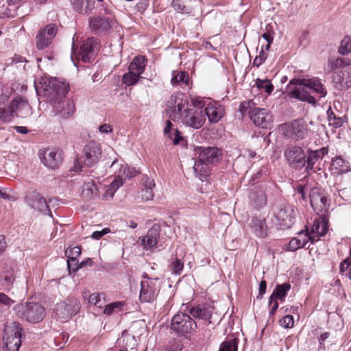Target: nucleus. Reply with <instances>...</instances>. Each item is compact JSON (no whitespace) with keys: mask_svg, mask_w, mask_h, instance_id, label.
<instances>
[{"mask_svg":"<svg viewBox=\"0 0 351 351\" xmlns=\"http://www.w3.org/2000/svg\"><path fill=\"white\" fill-rule=\"evenodd\" d=\"M123 185V180L119 175L111 182V184L105 187V193L102 195V199L105 200L110 199L113 197L114 193L119 187Z\"/></svg>","mask_w":351,"mask_h":351,"instance_id":"72a5a7b5","label":"nucleus"},{"mask_svg":"<svg viewBox=\"0 0 351 351\" xmlns=\"http://www.w3.org/2000/svg\"><path fill=\"white\" fill-rule=\"evenodd\" d=\"M190 314L195 318L208 320L211 317L212 311L206 305H199L196 307H192L189 310Z\"/></svg>","mask_w":351,"mask_h":351,"instance_id":"2f4dec72","label":"nucleus"},{"mask_svg":"<svg viewBox=\"0 0 351 351\" xmlns=\"http://www.w3.org/2000/svg\"><path fill=\"white\" fill-rule=\"evenodd\" d=\"M250 225L253 232L257 237L265 238L267 236L268 228L265 219L252 218Z\"/></svg>","mask_w":351,"mask_h":351,"instance_id":"c756f323","label":"nucleus"},{"mask_svg":"<svg viewBox=\"0 0 351 351\" xmlns=\"http://www.w3.org/2000/svg\"><path fill=\"white\" fill-rule=\"evenodd\" d=\"M13 110L16 111V117H25L30 113V106L27 101L21 97H16L10 103Z\"/></svg>","mask_w":351,"mask_h":351,"instance_id":"cd10ccee","label":"nucleus"},{"mask_svg":"<svg viewBox=\"0 0 351 351\" xmlns=\"http://www.w3.org/2000/svg\"><path fill=\"white\" fill-rule=\"evenodd\" d=\"M81 254V247L75 246L68 248L65 251V255L69 258L67 261L68 267L71 270V263H76V258Z\"/></svg>","mask_w":351,"mask_h":351,"instance_id":"c03bdc74","label":"nucleus"},{"mask_svg":"<svg viewBox=\"0 0 351 351\" xmlns=\"http://www.w3.org/2000/svg\"><path fill=\"white\" fill-rule=\"evenodd\" d=\"M288 132L292 137L302 140L307 135L308 127L302 120L295 119L289 125Z\"/></svg>","mask_w":351,"mask_h":351,"instance_id":"393cba45","label":"nucleus"},{"mask_svg":"<svg viewBox=\"0 0 351 351\" xmlns=\"http://www.w3.org/2000/svg\"><path fill=\"white\" fill-rule=\"evenodd\" d=\"M143 188L140 193V197L142 201H150L153 199L154 194L153 189L155 187V182L154 180L147 177H145L143 180Z\"/></svg>","mask_w":351,"mask_h":351,"instance_id":"c85d7f7f","label":"nucleus"},{"mask_svg":"<svg viewBox=\"0 0 351 351\" xmlns=\"http://www.w3.org/2000/svg\"><path fill=\"white\" fill-rule=\"evenodd\" d=\"M28 205L33 209L41 213L50 212L46 199L39 193L33 192L26 198Z\"/></svg>","mask_w":351,"mask_h":351,"instance_id":"412c9836","label":"nucleus"},{"mask_svg":"<svg viewBox=\"0 0 351 351\" xmlns=\"http://www.w3.org/2000/svg\"><path fill=\"white\" fill-rule=\"evenodd\" d=\"M110 230L108 228H104L101 231H95L92 234L91 237L94 239H99L104 235L108 233Z\"/></svg>","mask_w":351,"mask_h":351,"instance_id":"774afa93","label":"nucleus"},{"mask_svg":"<svg viewBox=\"0 0 351 351\" xmlns=\"http://www.w3.org/2000/svg\"><path fill=\"white\" fill-rule=\"evenodd\" d=\"M194 152L197 160L209 165L218 163L222 158V152L217 147L196 146Z\"/></svg>","mask_w":351,"mask_h":351,"instance_id":"423d86ee","label":"nucleus"},{"mask_svg":"<svg viewBox=\"0 0 351 351\" xmlns=\"http://www.w3.org/2000/svg\"><path fill=\"white\" fill-rule=\"evenodd\" d=\"M160 235V227L154 226L149 229L147 234L141 238V245L145 250L152 249L156 247Z\"/></svg>","mask_w":351,"mask_h":351,"instance_id":"a878e982","label":"nucleus"},{"mask_svg":"<svg viewBox=\"0 0 351 351\" xmlns=\"http://www.w3.org/2000/svg\"><path fill=\"white\" fill-rule=\"evenodd\" d=\"M97 16H112V10L108 6L102 5L99 10V13H98Z\"/></svg>","mask_w":351,"mask_h":351,"instance_id":"69168bd1","label":"nucleus"},{"mask_svg":"<svg viewBox=\"0 0 351 351\" xmlns=\"http://www.w3.org/2000/svg\"><path fill=\"white\" fill-rule=\"evenodd\" d=\"M209 165L206 164L199 160L195 162L193 171L195 175L202 181L206 180L210 175Z\"/></svg>","mask_w":351,"mask_h":351,"instance_id":"473e14b6","label":"nucleus"},{"mask_svg":"<svg viewBox=\"0 0 351 351\" xmlns=\"http://www.w3.org/2000/svg\"><path fill=\"white\" fill-rule=\"evenodd\" d=\"M189 74L186 71H180L176 75H174L171 79V84L175 85H178L181 84H189Z\"/></svg>","mask_w":351,"mask_h":351,"instance_id":"603ef678","label":"nucleus"},{"mask_svg":"<svg viewBox=\"0 0 351 351\" xmlns=\"http://www.w3.org/2000/svg\"><path fill=\"white\" fill-rule=\"evenodd\" d=\"M81 308V304L75 297H68L57 302L53 308L55 317L62 322H66L75 316Z\"/></svg>","mask_w":351,"mask_h":351,"instance_id":"7ed1b4c3","label":"nucleus"},{"mask_svg":"<svg viewBox=\"0 0 351 351\" xmlns=\"http://www.w3.org/2000/svg\"><path fill=\"white\" fill-rule=\"evenodd\" d=\"M255 85L258 89H263L268 94L270 95L274 89V87L273 84L271 83L270 80H261V79H256L255 81Z\"/></svg>","mask_w":351,"mask_h":351,"instance_id":"3c124183","label":"nucleus"},{"mask_svg":"<svg viewBox=\"0 0 351 351\" xmlns=\"http://www.w3.org/2000/svg\"><path fill=\"white\" fill-rule=\"evenodd\" d=\"M14 311L19 318L31 324L38 323L45 317V308L34 302L17 304L14 307Z\"/></svg>","mask_w":351,"mask_h":351,"instance_id":"f03ea898","label":"nucleus"},{"mask_svg":"<svg viewBox=\"0 0 351 351\" xmlns=\"http://www.w3.org/2000/svg\"><path fill=\"white\" fill-rule=\"evenodd\" d=\"M15 273L14 267L12 265L5 263L0 273V285L1 289L9 291L13 287L15 281Z\"/></svg>","mask_w":351,"mask_h":351,"instance_id":"6ab92c4d","label":"nucleus"},{"mask_svg":"<svg viewBox=\"0 0 351 351\" xmlns=\"http://www.w3.org/2000/svg\"><path fill=\"white\" fill-rule=\"evenodd\" d=\"M334 86L337 89H347L351 86V66L343 67L332 75Z\"/></svg>","mask_w":351,"mask_h":351,"instance_id":"a211bd4d","label":"nucleus"},{"mask_svg":"<svg viewBox=\"0 0 351 351\" xmlns=\"http://www.w3.org/2000/svg\"><path fill=\"white\" fill-rule=\"evenodd\" d=\"M308 241L313 243L315 241V237L311 236L309 232L301 231L298 233L297 237L293 238L288 244V250L294 252L298 249L305 247Z\"/></svg>","mask_w":351,"mask_h":351,"instance_id":"4be33fe9","label":"nucleus"},{"mask_svg":"<svg viewBox=\"0 0 351 351\" xmlns=\"http://www.w3.org/2000/svg\"><path fill=\"white\" fill-rule=\"evenodd\" d=\"M203 110L210 123H217L224 115L223 107L217 103L208 104Z\"/></svg>","mask_w":351,"mask_h":351,"instance_id":"b1692460","label":"nucleus"},{"mask_svg":"<svg viewBox=\"0 0 351 351\" xmlns=\"http://www.w3.org/2000/svg\"><path fill=\"white\" fill-rule=\"evenodd\" d=\"M256 108L255 102L253 100H248L241 103L239 110L241 113L242 116H245L248 114L250 118L251 112Z\"/></svg>","mask_w":351,"mask_h":351,"instance_id":"8fccbe9b","label":"nucleus"},{"mask_svg":"<svg viewBox=\"0 0 351 351\" xmlns=\"http://www.w3.org/2000/svg\"><path fill=\"white\" fill-rule=\"evenodd\" d=\"M172 127V123L170 121H167L166 126L164 128V132L173 141L174 145H178L180 140L182 139V137L180 136V132L177 129L174 130L173 133H171Z\"/></svg>","mask_w":351,"mask_h":351,"instance_id":"79ce46f5","label":"nucleus"},{"mask_svg":"<svg viewBox=\"0 0 351 351\" xmlns=\"http://www.w3.org/2000/svg\"><path fill=\"white\" fill-rule=\"evenodd\" d=\"M250 119L253 123L262 128H270L273 119L269 110L256 107L251 112Z\"/></svg>","mask_w":351,"mask_h":351,"instance_id":"dca6fc26","label":"nucleus"},{"mask_svg":"<svg viewBox=\"0 0 351 351\" xmlns=\"http://www.w3.org/2000/svg\"><path fill=\"white\" fill-rule=\"evenodd\" d=\"M188 106L189 105H179L172 106L169 108H167V111L169 117L173 121H175L180 118L182 119V114L183 113H185V110H186Z\"/></svg>","mask_w":351,"mask_h":351,"instance_id":"a19ab883","label":"nucleus"},{"mask_svg":"<svg viewBox=\"0 0 351 351\" xmlns=\"http://www.w3.org/2000/svg\"><path fill=\"white\" fill-rule=\"evenodd\" d=\"M83 153V157L75 161L74 171H82V162H84L86 167H91L97 163L101 156V145L96 141H90L85 145Z\"/></svg>","mask_w":351,"mask_h":351,"instance_id":"20e7f679","label":"nucleus"},{"mask_svg":"<svg viewBox=\"0 0 351 351\" xmlns=\"http://www.w3.org/2000/svg\"><path fill=\"white\" fill-rule=\"evenodd\" d=\"M298 80H302V79H292L289 84V96L291 98L297 99L302 101H306L311 104H315L316 99L314 97L310 95L308 88Z\"/></svg>","mask_w":351,"mask_h":351,"instance_id":"9d476101","label":"nucleus"},{"mask_svg":"<svg viewBox=\"0 0 351 351\" xmlns=\"http://www.w3.org/2000/svg\"><path fill=\"white\" fill-rule=\"evenodd\" d=\"M171 328L177 333L184 335L195 331L197 324L188 314L179 313L173 317Z\"/></svg>","mask_w":351,"mask_h":351,"instance_id":"1a4fd4ad","label":"nucleus"},{"mask_svg":"<svg viewBox=\"0 0 351 351\" xmlns=\"http://www.w3.org/2000/svg\"><path fill=\"white\" fill-rule=\"evenodd\" d=\"M178 250L177 249L176 256L172 258L170 264V269L174 274L180 275L184 268V263L183 261V258L184 254L183 253L178 254Z\"/></svg>","mask_w":351,"mask_h":351,"instance_id":"4c0bfd02","label":"nucleus"},{"mask_svg":"<svg viewBox=\"0 0 351 351\" xmlns=\"http://www.w3.org/2000/svg\"><path fill=\"white\" fill-rule=\"evenodd\" d=\"M179 105H189L188 101L182 93L171 95L167 104V108Z\"/></svg>","mask_w":351,"mask_h":351,"instance_id":"49530a36","label":"nucleus"},{"mask_svg":"<svg viewBox=\"0 0 351 351\" xmlns=\"http://www.w3.org/2000/svg\"><path fill=\"white\" fill-rule=\"evenodd\" d=\"M146 66V60L144 56H138L135 57L131 62L128 70L134 72L141 75L145 71Z\"/></svg>","mask_w":351,"mask_h":351,"instance_id":"e433bc0d","label":"nucleus"},{"mask_svg":"<svg viewBox=\"0 0 351 351\" xmlns=\"http://www.w3.org/2000/svg\"><path fill=\"white\" fill-rule=\"evenodd\" d=\"M309 199L311 207L317 215L322 212H326L330 206L329 200L326 193L320 188L311 189L309 192Z\"/></svg>","mask_w":351,"mask_h":351,"instance_id":"f8f14e48","label":"nucleus"},{"mask_svg":"<svg viewBox=\"0 0 351 351\" xmlns=\"http://www.w3.org/2000/svg\"><path fill=\"white\" fill-rule=\"evenodd\" d=\"M121 306V303L119 302L107 304L105 306L104 313L110 315L115 311V309L119 308Z\"/></svg>","mask_w":351,"mask_h":351,"instance_id":"680f3d73","label":"nucleus"},{"mask_svg":"<svg viewBox=\"0 0 351 351\" xmlns=\"http://www.w3.org/2000/svg\"><path fill=\"white\" fill-rule=\"evenodd\" d=\"M23 328L20 323L12 322L5 325L3 341L6 351H19L21 344Z\"/></svg>","mask_w":351,"mask_h":351,"instance_id":"39448f33","label":"nucleus"},{"mask_svg":"<svg viewBox=\"0 0 351 351\" xmlns=\"http://www.w3.org/2000/svg\"><path fill=\"white\" fill-rule=\"evenodd\" d=\"M75 11L80 14H88L94 8V0H71Z\"/></svg>","mask_w":351,"mask_h":351,"instance_id":"7c9ffc66","label":"nucleus"},{"mask_svg":"<svg viewBox=\"0 0 351 351\" xmlns=\"http://www.w3.org/2000/svg\"><path fill=\"white\" fill-rule=\"evenodd\" d=\"M140 77L139 75H137L134 72L132 73V71L128 70V72L125 73L123 76V82L126 86H133L138 81Z\"/></svg>","mask_w":351,"mask_h":351,"instance_id":"5fc2aeb1","label":"nucleus"},{"mask_svg":"<svg viewBox=\"0 0 351 351\" xmlns=\"http://www.w3.org/2000/svg\"><path fill=\"white\" fill-rule=\"evenodd\" d=\"M290 289L291 285L289 283H283L282 285H277L269 297V302L271 304L272 300H284Z\"/></svg>","mask_w":351,"mask_h":351,"instance_id":"c9c22d12","label":"nucleus"},{"mask_svg":"<svg viewBox=\"0 0 351 351\" xmlns=\"http://www.w3.org/2000/svg\"><path fill=\"white\" fill-rule=\"evenodd\" d=\"M238 342L235 338L225 341L220 345L219 351H237Z\"/></svg>","mask_w":351,"mask_h":351,"instance_id":"864d4df0","label":"nucleus"},{"mask_svg":"<svg viewBox=\"0 0 351 351\" xmlns=\"http://www.w3.org/2000/svg\"><path fill=\"white\" fill-rule=\"evenodd\" d=\"M136 171L130 169H125L121 167V168L119 169V171L118 173V175H119V177L121 178L122 176H125L126 178H131L135 176Z\"/></svg>","mask_w":351,"mask_h":351,"instance_id":"e2e57ef3","label":"nucleus"},{"mask_svg":"<svg viewBox=\"0 0 351 351\" xmlns=\"http://www.w3.org/2000/svg\"><path fill=\"white\" fill-rule=\"evenodd\" d=\"M267 53L264 51L263 48L261 49V50L259 52L258 56H256V58H254V60L253 61V66L258 67L265 62V60L267 59Z\"/></svg>","mask_w":351,"mask_h":351,"instance_id":"052dcab7","label":"nucleus"},{"mask_svg":"<svg viewBox=\"0 0 351 351\" xmlns=\"http://www.w3.org/2000/svg\"><path fill=\"white\" fill-rule=\"evenodd\" d=\"M339 52L342 55H346L351 52V38L350 36H346L341 40Z\"/></svg>","mask_w":351,"mask_h":351,"instance_id":"6e6d98bb","label":"nucleus"},{"mask_svg":"<svg viewBox=\"0 0 351 351\" xmlns=\"http://www.w3.org/2000/svg\"><path fill=\"white\" fill-rule=\"evenodd\" d=\"M15 117L16 111L13 110L8 101L4 105H0V121L8 123L12 121Z\"/></svg>","mask_w":351,"mask_h":351,"instance_id":"f704fd0d","label":"nucleus"},{"mask_svg":"<svg viewBox=\"0 0 351 351\" xmlns=\"http://www.w3.org/2000/svg\"><path fill=\"white\" fill-rule=\"evenodd\" d=\"M275 217L279 228L288 229L294 222V210L290 206L280 208L275 214Z\"/></svg>","mask_w":351,"mask_h":351,"instance_id":"f3484780","label":"nucleus"},{"mask_svg":"<svg viewBox=\"0 0 351 351\" xmlns=\"http://www.w3.org/2000/svg\"><path fill=\"white\" fill-rule=\"evenodd\" d=\"M320 159L319 155L315 151L308 149L306 154L305 171L309 174L311 171L313 170L314 165Z\"/></svg>","mask_w":351,"mask_h":351,"instance_id":"ea45409f","label":"nucleus"},{"mask_svg":"<svg viewBox=\"0 0 351 351\" xmlns=\"http://www.w3.org/2000/svg\"><path fill=\"white\" fill-rule=\"evenodd\" d=\"M173 8L178 12L189 13V8H186L181 0H173Z\"/></svg>","mask_w":351,"mask_h":351,"instance_id":"4d7b16f0","label":"nucleus"},{"mask_svg":"<svg viewBox=\"0 0 351 351\" xmlns=\"http://www.w3.org/2000/svg\"><path fill=\"white\" fill-rule=\"evenodd\" d=\"M351 264V258H347L342 261L339 266L340 273L343 274Z\"/></svg>","mask_w":351,"mask_h":351,"instance_id":"338daca9","label":"nucleus"},{"mask_svg":"<svg viewBox=\"0 0 351 351\" xmlns=\"http://www.w3.org/2000/svg\"><path fill=\"white\" fill-rule=\"evenodd\" d=\"M326 114L330 125L333 126L335 128H338L342 126L343 123V118L341 117H337L330 106L327 110Z\"/></svg>","mask_w":351,"mask_h":351,"instance_id":"a18cd8bd","label":"nucleus"},{"mask_svg":"<svg viewBox=\"0 0 351 351\" xmlns=\"http://www.w3.org/2000/svg\"><path fill=\"white\" fill-rule=\"evenodd\" d=\"M88 302L90 304L101 308L103 302L101 300V294L98 293H93L90 294Z\"/></svg>","mask_w":351,"mask_h":351,"instance_id":"13d9d810","label":"nucleus"},{"mask_svg":"<svg viewBox=\"0 0 351 351\" xmlns=\"http://www.w3.org/2000/svg\"><path fill=\"white\" fill-rule=\"evenodd\" d=\"M182 121L184 125L194 129L201 128L206 121L205 113L202 108L193 106L187 108L182 114Z\"/></svg>","mask_w":351,"mask_h":351,"instance_id":"9b49d317","label":"nucleus"},{"mask_svg":"<svg viewBox=\"0 0 351 351\" xmlns=\"http://www.w3.org/2000/svg\"><path fill=\"white\" fill-rule=\"evenodd\" d=\"M250 198L259 208L265 206L267 202L265 193L262 189L253 191L250 195Z\"/></svg>","mask_w":351,"mask_h":351,"instance_id":"58836bf2","label":"nucleus"},{"mask_svg":"<svg viewBox=\"0 0 351 351\" xmlns=\"http://www.w3.org/2000/svg\"><path fill=\"white\" fill-rule=\"evenodd\" d=\"M343 60L340 58H337L335 60H330L328 63V67L330 70H334L337 69L339 66L342 65Z\"/></svg>","mask_w":351,"mask_h":351,"instance_id":"0e129e2a","label":"nucleus"},{"mask_svg":"<svg viewBox=\"0 0 351 351\" xmlns=\"http://www.w3.org/2000/svg\"><path fill=\"white\" fill-rule=\"evenodd\" d=\"M15 301L3 292H0V317L8 310Z\"/></svg>","mask_w":351,"mask_h":351,"instance_id":"de8ad7c7","label":"nucleus"},{"mask_svg":"<svg viewBox=\"0 0 351 351\" xmlns=\"http://www.w3.org/2000/svg\"><path fill=\"white\" fill-rule=\"evenodd\" d=\"M141 287L139 297L141 302H150L153 301L156 296L157 292L155 280L150 278L143 280L141 282Z\"/></svg>","mask_w":351,"mask_h":351,"instance_id":"aec40b11","label":"nucleus"},{"mask_svg":"<svg viewBox=\"0 0 351 351\" xmlns=\"http://www.w3.org/2000/svg\"><path fill=\"white\" fill-rule=\"evenodd\" d=\"M58 32V27L56 24H49L40 29L36 38L35 43L36 48L43 50L48 47Z\"/></svg>","mask_w":351,"mask_h":351,"instance_id":"ddd939ff","label":"nucleus"},{"mask_svg":"<svg viewBox=\"0 0 351 351\" xmlns=\"http://www.w3.org/2000/svg\"><path fill=\"white\" fill-rule=\"evenodd\" d=\"M332 166L337 170L338 173L349 171V163L341 156H337L332 160Z\"/></svg>","mask_w":351,"mask_h":351,"instance_id":"37998d69","label":"nucleus"},{"mask_svg":"<svg viewBox=\"0 0 351 351\" xmlns=\"http://www.w3.org/2000/svg\"><path fill=\"white\" fill-rule=\"evenodd\" d=\"M99 49L97 40L91 37L87 38L80 46V51L75 53L76 58L84 62H90L94 60V57Z\"/></svg>","mask_w":351,"mask_h":351,"instance_id":"4468645a","label":"nucleus"},{"mask_svg":"<svg viewBox=\"0 0 351 351\" xmlns=\"http://www.w3.org/2000/svg\"><path fill=\"white\" fill-rule=\"evenodd\" d=\"M285 157L293 169L301 170L306 165V154L299 146L291 145L285 151Z\"/></svg>","mask_w":351,"mask_h":351,"instance_id":"6e6552de","label":"nucleus"},{"mask_svg":"<svg viewBox=\"0 0 351 351\" xmlns=\"http://www.w3.org/2000/svg\"><path fill=\"white\" fill-rule=\"evenodd\" d=\"M294 321L293 317L290 315H287L284 316L280 320V324L282 327L285 328H291L293 326Z\"/></svg>","mask_w":351,"mask_h":351,"instance_id":"bf43d9fd","label":"nucleus"},{"mask_svg":"<svg viewBox=\"0 0 351 351\" xmlns=\"http://www.w3.org/2000/svg\"><path fill=\"white\" fill-rule=\"evenodd\" d=\"M82 193L84 197L90 198L97 195V189L93 181H89L84 183Z\"/></svg>","mask_w":351,"mask_h":351,"instance_id":"09e8293b","label":"nucleus"},{"mask_svg":"<svg viewBox=\"0 0 351 351\" xmlns=\"http://www.w3.org/2000/svg\"><path fill=\"white\" fill-rule=\"evenodd\" d=\"M116 21L113 16H94L88 19L89 27L97 35H106L114 27Z\"/></svg>","mask_w":351,"mask_h":351,"instance_id":"0eeeda50","label":"nucleus"},{"mask_svg":"<svg viewBox=\"0 0 351 351\" xmlns=\"http://www.w3.org/2000/svg\"><path fill=\"white\" fill-rule=\"evenodd\" d=\"M36 93L40 96H43L47 100L54 105H62L60 110L58 106H54L57 113L64 118L69 117L74 112V104L72 101L62 102L63 99L69 91V86L56 79L43 77L38 84H35Z\"/></svg>","mask_w":351,"mask_h":351,"instance_id":"f257e3e1","label":"nucleus"},{"mask_svg":"<svg viewBox=\"0 0 351 351\" xmlns=\"http://www.w3.org/2000/svg\"><path fill=\"white\" fill-rule=\"evenodd\" d=\"M298 82L306 86L309 90L319 95L320 97H324L327 95V90L321 82V80L317 77H312L309 79H302V80H298Z\"/></svg>","mask_w":351,"mask_h":351,"instance_id":"5701e85b","label":"nucleus"},{"mask_svg":"<svg viewBox=\"0 0 351 351\" xmlns=\"http://www.w3.org/2000/svg\"><path fill=\"white\" fill-rule=\"evenodd\" d=\"M328 232V219L322 215L318 218L315 219L311 228V232L309 233L311 236L314 234L317 238L325 235Z\"/></svg>","mask_w":351,"mask_h":351,"instance_id":"bb28decb","label":"nucleus"},{"mask_svg":"<svg viewBox=\"0 0 351 351\" xmlns=\"http://www.w3.org/2000/svg\"><path fill=\"white\" fill-rule=\"evenodd\" d=\"M40 158L45 166L56 169L62 162V152L56 148H47L40 152Z\"/></svg>","mask_w":351,"mask_h":351,"instance_id":"2eb2a0df","label":"nucleus"}]
</instances>
